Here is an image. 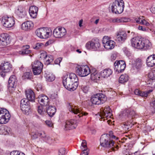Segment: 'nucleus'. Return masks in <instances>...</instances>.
Returning a JSON list of instances; mask_svg holds the SVG:
<instances>
[{
	"mask_svg": "<svg viewBox=\"0 0 155 155\" xmlns=\"http://www.w3.org/2000/svg\"><path fill=\"white\" fill-rule=\"evenodd\" d=\"M131 43L132 47L139 49L147 50L150 49L151 46V43L149 40L144 38H140L138 37L132 38Z\"/></svg>",
	"mask_w": 155,
	"mask_h": 155,
	"instance_id": "obj_1",
	"label": "nucleus"
},
{
	"mask_svg": "<svg viewBox=\"0 0 155 155\" xmlns=\"http://www.w3.org/2000/svg\"><path fill=\"white\" fill-rule=\"evenodd\" d=\"M100 145L104 148H112V150H114V148L113 147L114 146V141L111 139L110 137L108 134L102 135L100 139Z\"/></svg>",
	"mask_w": 155,
	"mask_h": 155,
	"instance_id": "obj_2",
	"label": "nucleus"
},
{
	"mask_svg": "<svg viewBox=\"0 0 155 155\" xmlns=\"http://www.w3.org/2000/svg\"><path fill=\"white\" fill-rule=\"evenodd\" d=\"M124 8V3L123 0H115L111 5L112 12L116 14L121 13Z\"/></svg>",
	"mask_w": 155,
	"mask_h": 155,
	"instance_id": "obj_3",
	"label": "nucleus"
},
{
	"mask_svg": "<svg viewBox=\"0 0 155 155\" xmlns=\"http://www.w3.org/2000/svg\"><path fill=\"white\" fill-rule=\"evenodd\" d=\"M35 32L38 37L42 39H46L49 38L52 34L51 29L47 28L38 29L35 31Z\"/></svg>",
	"mask_w": 155,
	"mask_h": 155,
	"instance_id": "obj_4",
	"label": "nucleus"
},
{
	"mask_svg": "<svg viewBox=\"0 0 155 155\" xmlns=\"http://www.w3.org/2000/svg\"><path fill=\"white\" fill-rule=\"evenodd\" d=\"M76 73L79 76L84 77L90 74L91 70L87 65L78 66L75 68Z\"/></svg>",
	"mask_w": 155,
	"mask_h": 155,
	"instance_id": "obj_5",
	"label": "nucleus"
},
{
	"mask_svg": "<svg viewBox=\"0 0 155 155\" xmlns=\"http://www.w3.org/2000/svg\"><path fill=\"white\" fill-rule=\"evenodd\" d=\"M100 46L99 40L97 39H92L87 43L85 45L87 49L95 51L98 50Z\"/></svg>",
	"mask_w": 155,
	"mask_h": 155,
	"instance_id": "obj_6",
	"label": "nucleus"
},
{
	"mask_svg": "<svg viewBox=\"0 0 155 155\" xmlns=\"http://www.w3.org/2000/svg\"><path fill=\"white\" fill-rule=\"evenodd\" d=\"M63 84L65 88L70 91H73L75 90L78 86V84L74 83L71 81L70 79L67 78L64 76L63 78Z\"/></svg>",
	"mask_w": 155,
	"mask_h": 155,
	"instance_id": "obj_7",
	"label": "nucleus"
},
{
	"mask_svg": "<svg viewBox=\"0 0 155 155\" xmlns=\"http://www.w3.org/2000/svg\"><path fill=\"white\" fill-rule=\"evenodd\" d=\"M11 115L8 111L5 108H0V124H5L8 122Z\"/></svg>",
	"mask_w": 155,
	"mask_h": 155,
	"instance_id": "obj_8",
	"label": "nucleus"
},
{
	"mask_svg": "<svg viewBox=\"0 0 155 155\" xmlns=\"http://www.w3.org/2000/svg\"><path fill=\"white\" fill-rule=\"evenodd\" d=\"M66 34V30L62 27H57L54 29L53 31L54 37L58 38H64Z\"/></svg>",
	"mask_w": 155,
	"mask_h": 155,
	"instance_id": "obj_9",
	"label": "nucleus"
},
{
	"mask_svg": "<svg viewBox=\"0 0 155 155\" xmlns=\"http://www.w3.org/2000/svg\"><path fill=\"white\" fill-rule=\"evenodd\" d=\"M12 69V65L8 62L2 63L0 65V75L4 77L5 73L10 72Z\"/></svg>",
	"mask_w": 155,
	"mask_h": 155,
	"instance_id": "obj_10",
	"label": "nucleus"
},
{
	"mask_svg": "<svg viewBox=\"0 0 155 155\" xmlns=\"http://www.w3.org/2000/svg\"><path fill=\"white\" fill-rule=\"evenodd\" d=\"M1 22L4 27L6 28H11L15 24V18L13 17L4 16L2 18Z\"/></svg>",
	"mask_w": 155,
	"mask_h": 155,
	"instance_id": "obj_11",
	"label": "nucleus"
},
{
	"mask_svg": "<svg viewBox=\"0 0 155 155\" xmlns=\"http://www.w3.org/2000/svg\"><path fill=\"white\" fill-rule=\"evenodd\" d=\"M101 111H102L101 114L99 115L100 120H102V119H104L103 120L104 121V118H106V119L109 118H111L112 114L111 112L110 109L108 106L105 107L104 109L101 108Z\"/></svg>",
	"mask_w": 155,
	"mask_h": 155,
	"instance_id": "obj_12",
	"label": "nucleus"
},
{
	"mask_svg": "<svg viewBox=\"0 0 155 155\" xmlns=\"http://www.w3.org/2000/svg\"><path fill=\"white\" fill-rule=\"evenodd\" d=\"M17 80L15 75L11 76L8 81V88L9 92L13 93L15 91L17 84Z\"/></svg>",
	"mask_w": 155,
	"mask_h": 155,
	"instance_id": "obj_13",
	"label": "nucleus"
},
{
	"mask_svg": "<svg viewBox=\"0 0 155 155\" xmlns=\"http://www.w3.org/2000/svg\"><path fill=\"white\" fill-rule=\"evenodd\" d=\"M114 70L117 73H122L125 70L126 65L123 60L116 61L114 63Z\"/></svg>",
	"mask_w": 155,
	"mask_h": 155,
	"instance_id": "obj_14",
	"label": "nucleus"
},
{
	"mask_svg": "<svg viewBox=\"0 0 155 155\" xmlns=\"http://www.w3.org/2000/svg\"><path fill=\"white\" fill-rule=\"evenodd\" d=\"M68 108L69 111L74 114H78V116L80 117L83 116H86L88 113L84 112L80 108H78L75 106L70 105V104L68 106Z\"/></svg>",
	"mask_w": 155,
	"mask_h": 155,
	"instance_id": "obj_15",
	"label": "nucleus"
},
{
	"mask_svg": "<svg viewBox=\"0 0 155 155\" xmlns=\"http://www.w3.org/2000/svg\"><path fill=\"white\" fill-rule=\"evenodd\" d=\"M102 43L104 48L107 50L113 49L115 45V43L114 41L110 40L108 37L106 36L103 37Z\"/></svg>",
	"mask_w": 155,
	"mask_h": 155,
	"instance_id": "obj_16",
	"label": "nucleus"
},
{
	"mask_svg": "<svg viewBox=\"0 0 155 155\" xmlns=\"http://www.w3.org/2000/svg\"><path fill=\"white\" fill-rule=\"evenodd\" d=\"M9 37L6 33H3L0 36V45L2 47L6 46L10 43Z\"/></svg>",
	"mask_w": 155,
	"mask_h": 155,
	"instance_id": "obj_17",
	"label": "nucleus"
},
{
	"mask_svg": "<svg viewBox=\"0 0 155 155\" xmlns=\"http://www.w3.org/2000/svg\"><path fill=\"white\" fill-rule=\"evenodd\" d=\"M65 123L64 129L66 130L75 129L77 126V121L74 119L67 120Z\"/></svg>",
	"mask_w": 155,
	"mask_h": 155,
	"instance_id": "obj_18",
	"label": "nucleus"
},
{
	"mask_svg": "<svg viewBox=\"0 0 155 155\" xmlns=\"http://www.w3.org/2000/svg\"><path fill=\"white\" fill-rule=\"evenodd\" d=\"M123 114V115L127 116V119L128 120H129L130 123H132V122L133 121L132 119H133V117L135 118V116L136 115L135 111L130 109H127L124 111Z\"/></svg>",
	"mask_w": 155,
	"mask_h": 155,
	"instance_id": "obj_19",
	"label": "nucleus"
},
{
	"mask_svg": "<svg viewBox=\"0 0 155 155\" xmlns=\"http://www.w3.org/2000/svg\"><path fill=\"white\" fill-rule=\"evenodd\" d=\"M116 40L121 43H123L126 39L127 35L124 31H120L117 33Z\"/></svg>",
	"mask_w": 155,
	"mask_h": 155,
	"instance_id": "obj_20",
	"label": "nucleus"
},
{
	"mask_svg": "<svg viewBox=\"0 0 155 155\" xmlns=\"http://www.w3.org/2000/svg\"><path fill=\"white\" fill-rule=\"evenodd\" d=\"M38 101L42 106H47L49 102L48 98L47 96L43 94L40 95L38 98Z\"/></svg>",
	"mask_w": 155,
	"mask_h": 155,
	"instance_id": "obj_21",
	"label": "nucleus"
},
{
	"mask_svg": "<svg viewBox=\"0 0 155 155\" xmlns=\"http://www.w3.org/2000/svg\"><path fill=\"white\" fill-rule=\"evenodd\" d=\"M16 13L19 18H24L26 15V12L25 8L22 6H19L16 11Z\"/></svg>",
	"mask_w": 155,
	"mask_h": 155,
	"instance_id": "obj_22",
	"label": "nucleus"
},
{
	"mask_svg": "<svg viewBox=\"0 0 155 155\" xmlns=\"http://www.w3.org/2000/svg\"><path fill=\"white\" fill-rule=\"evenodd\" d=\"M33 23L31 21H27L24 22L21 25V29L24 31H28L31 30L33 27Z\"/></svg>",
	"mask_w": 155,
	"mask_h": 155,
	"instance_id": "obj_23",
	"label": "nucleus"
},
{
	"mask_svg": "<svg viewBox=\"0 0 155 155\" xmlns=\"http://www.w3.org/2000/svg\"><path fill=\"white\" fill-rule=\"evenodd\" d=\"M147 64L148 67H153L155 65V55L149 56L147 59Z\"/></svg>",
	"mask_w": 155,
	"mask_h": 155,
	"instance_id": "obj_24",
	"label": "nucleus"
},
{
	"mask_svg": "<svg viewBox=\"0 0 155 155\" xmlns=\"http://www.w3.org/2000/svg\"><path fill=\"white\" fill-rule=\"evenodd\" d=\"M25 94L27 99L31 102H34L35 96L34 92L30 89L25 91Z\"/></svg>",
	"mask_w": 155,
	"mask_h": 155,
	"instance_id": "obj_25",
	"label": "nucleus"
},
{
	"mask_svg": "<svg viewBox=\"0 0 155 155\" xmlns=\"http://www.w3.org/2000/svg\"><path fill=\"white\" fill-rule=\"evenodd\" d=\"M38 8L35 6H32L30 7L29 9V13L31 16L33 18H35L37 16Z\"/></svg>",
	"mask_w": 155,
	"mask_h": 155,
	"instance_id": "obj_26",
	"label": "nucleus"
},
{
	"mask_svg": "<svg viewBox=\"0 0 155 155\" xmlns=\"http://www.w3.org/2000/svg\"><path fill=\"white\" fill-rule=\"evenodd\" d=\"M112 73V70L110 68H107L102 71L100 74L102 77L105 78L109 77Z\"/></svg>",
	"mask_w": 155,
	"mask_h": 155,
	"instance_id": "obj_27",
	"label": "nucleus"
},
{
	"mask_svg": "<svg viewBox=\"0 0 155 155\" xmlns=\"http://www.w3.org/2000/svg\"><path fill=\"white\" fill-rule=\"evenodd\" d=\"M96 94L97 98L99 100L100 104H103L106 101L107 97L104 94L102 93H97Z\"/></svg>",
	"mask_w": 155,
	"mask_h": 155,
	"instance_id": "obj_28",
	"label": "nucleus"
},
{
	"mask_svg": "<svg viewBox=\"0 0 155 155\" xmlns=\"http://www.w3.org/2000/svg\"><path fill=\"white\" fill-rule=\"evenodd\" d=\"M56 111V108L54 106H49L47 109V112L50 117H53Z\"/></svg>",
	"mask_w": 155,
	"mask_h": 155,
	"instance_id": "obj_29",
	"label": "nucleus"
},
{
	"mask_svg": "<svg viewBox=\"0 0 155 155\" xmlns=\"http://www.w3.org/2000/svg\"><path fill=\"white\" fill-rule=\"evenodd\" d=\"M65 76H66L68 78L70 79V80L71 81H72L75 84V83H76L77 84H78V78L76 75L74 73H71L70 74L69 76L67 75Z\"/></svg>",
	"mask_w": 155,
	"mask_h": 155,
	"instance_id": "obj_30",
	"label": "nucleus"
},
{
	"mask_svg": "<svg viewBox=\"0 0 155 155\" xmlns=\"http://www.w3.org/2000/svg\"><path fill=\"white\" fill-rule=\"evenodd\" d=\"M23 113L25 114L28 115L31 112V107L30 105L22 106L20 107Z\"/></svg>",
	"mask_w": 155,
	"mask_h": 155,
	"instance_id": "obj_31",
	"label": "nucleus"
},
{
	"mask_svg": "<svg viewBox=\"0 0 155 155\" xmlns=\"http://www.w3.org/2000/svg\"><path fill=\"white\" fill-rule=\"evenodd\" d=\"M32 69L37 68H39L40 70L38 69V71L39 72L40 69L43 68V64L38 61H35L32 64Z\"/></svg>",
	"mask_w": 155,
	"mask_h": 155,
	"instance_id": "obj_32",
	"label": "nucleus"
},
{
	"mask_svg": "<svg viewBox=\"0 0 155 155\" xmlns=\"http://www.w3.org/2000/svg\"><path fill=\"white\" fill-rule=\"evenodd\" d=\"M94 71L93 72L94 70H93L92 71L91 70L90 73L91 75V79L92 80H97L99 78L98 74H97V71L95 69Z\"/></svg>",
	"mask_w": 155,
	"mask_h": 155,
	"instance_id": "obj_33",
	"label": "nucleus"
},
{
	"mask_svg": "<svg viewBox=\"0 0 155 155\" xmlns=\"http://www.w3.org/2000/svg\"><path fill=\"white\" fill-rule=\"evenodd\" d=\"M128 80V76L127 74H122L119 78V82L120 83L123 84L127 82Z\"/></svg>",
	"mask_w": 155,
	"mask_h": 155,
	"instance_id": "obj_34",
	"label": "nucleus"
},
{
	"mask_svg": "<svg viewBox=\"0 0 155 155\" xmlns=\"http://www.w3.org/2000/svg\"><path fill=\"white\" fill-rule=\"evenodd\" d=\"M54 60L53 57L51 55H48L45 59L44 60L45 64L46 65L51 64Z\"/></svg>",
	"mask_w": 155,
	"mask_h": 155,
	"instance_id": "obj_35",
	"label": "nucleus"
},
{
	"mask_svg": "<svg viewBox=\"0 0 155 155\" xmlns=\"http://www.w3.org/2000/svg\"><path fill=\"white\" fill-rule=\"evenodd\" d=\"M153 91L152 89H150L145 91H141L139 96L144 98H146L148 95L152 92Z\"/></svg>",
	"mask_w": 155,
	"mask_h": 155,
	"instance_id": "obj_36",
	"label": "nucleus"
},
{
	"mask_svg": "<svg viewBox=\"0 0 155 155\" xmlns=\"http://www.w3.org/2000/svg\"><path fill=\"white\" fill-rule=\"evenodd\" d=\"M45 77L46 80L50 82L53 81L55 79L54 75L50 73H49V74L45 73Z\"/></svg>",
	"mask_w": 155,
	"mask_h": 155,
	"instance_id": "obj_37",
	"label": "nucleus"
},
{
	"mask_svg": "<svg viewBox=\"0 0 155 155\" xmlns=\"http://www.w3.org/2000/svg\"><path fill=\"white\" fill-rule=\"evenodd\" d=\"M91 101L93 104L95 105H100L99 100L97 98L96 94L92 95L91 99Z\"/></svg>",
	"mask_w": 155,
	"mask_h": 155,
	"instance_id": "obj_38",
	"label": "nucleus"
},
{
	"mask_svg": "<svg viewBox=\"0 0 155 155\" xmlns=\"http://www.w3.org/2000/svg\"><path fill=\"white\" fill-rule=\"evenodd\" d=\"M142 64L141 60L139 58H137L135 61V64L134 67L137 69H140L141 67Z\"/></svg>",
	"mask_w": 155,
	"mask_h": 155,
	"instance_id": "obj_39",
	"label": "nucleus"
},
{
	"mask_svg": "<svg viewBox=\"0 0 155 155\" xmlns=\"http://www.w3.org/2000/svg\"><path fill=\"white\" fill-rule=\"evenodd\" d=\"M38 135L45 140H47L50 139L49 137H47L44 131H41L38 133Z\"/></svg>",
	"mask_w": 155,
	"mask_h": 155,
	"instance_id": "obj_40",
	"label": "nucleus"
},
{
	"mask_svg": "<svg viewBox=\"0 0 155 155\" xmlns=\"http://www.w3.org/2000/svg\"><path fill=\"white\" fill-rule=\"evenodd\" d=\"M150 110L152 113H155V100L150 102Z\"/></svg>",
	"mask_w": 155,
	"mask_h": 155,
	"instance_id": "obj_41",
	"label": "nucleus"
},
{
	"mask_svg": "<svg viewBox=\"0 0 155 155\" xmlns=\"http://www.w3.org/2000/svg\"><path fill=\"white\" fill-rule=\"evenodd\" d=\"M44 46V45L43 43H37L33 46V48L35 49L38 50L41 49Z\"/></svg>",
	"mask_w": 155,
	"mask_h": 155,
	"instance_id": "obj_42",
	"label": "nucleus"
},
{
	"mask_svg": "<svg viewBox=\"0 0 155 155\" xmlns=\"http://www.w3.org/2000/svg\"><path fill=\"white\" fill-rule=\"evenodd\" d=\"M31 52V50H26L25 49H23L21 51H19L18 52L19 54L23 55L28 54Z\"/></svg>",
	"mask_w": 155,
	"mask_h": 155,
	"instance_id": "obj_43",
	"label": "nucleus"
},
{
	"mask_svg": "<svg viewBox=\"0 0 155 155\" xmlns=\"http://www.w3.org/2000/svg\"><path fill=\"white\" fill-rule=\"evenodd\" d=\"M28 100L26 99H21L20 101V107L22 106L30 105V102Z\"/></svg>",
	"mask_w": 155,
	"mask_h": 155,
	"instance_id": "obj_44",
	"label": "nucleus"
},
{
	"mask_svg": "<svg viewBox=\"0 0 155 155\" xmlns=\"http://www.w3.org/2000/svg\"><path fill=\"white\" fill-rule=\"evenodd\" d=\"M31 72H26L24 73L23 78L24 79H30L32 77Z\"/></svg>",
	"mask_w": 155,
	"mask_h": 155,
	"instance_id": "obj_45",
	"label": "nucleus"
},
{
	"mask_svg": "<svg viewBox=\"0 0 155 155\" xmlns=\"http://www.w3.org/2000/svg\"><path fill=\"white\" fill-rule=\"evenodd\" d=\"M41 106H39L38 107V111L39 114L41 115L44 116L46 112L45 110H43V107Z\"/></svg>",
	"mask_w": 155,
	"mask_h": 155,
	"instance_id": "obj_46",
	"label": "nucleus"
},
{
	"mask_svg": "<svg viewBox=\"0 0 155 155\" xmlns=\"http://www.w3.org/2000/svg\"><path fill=\"white\" fill-rule=\"evenodd\" d=\"M148 77L150 80L155 79V70H153L148 74Z\"/></svg>",
	"mask_w": 155,
	"mask_h": 155,
	"instance_id": "obj_47",
	"label": "nucleus"
},
{
	"mask_svg": "<svg viewBox=\"0 0 155 155\" xmlns=\"http://www.w3.org/2000/svg\"><path fill=\"white\" fill-rule=\"evenodd\" d=\"M10 155H25V154L20 151L15 150L12 151L10 153Z\"/></svg>",
	"mask_w": 155,
	"mask_h": 155,
	"instance_id": "obj_48",
	"label": "nucleus"
},
{
	"mask_svg": "<svg viewBox=\"0 0 155 155\" xmlns=\"http://www.w3.org/2000/svg\"><path fill=\"white\" fill-rule=\"evenodd\" d=\"M32 69L33 70V72L34 74L35 75H37L40 74V73H41V71L42 69H40V71H39H39H38V69H39V70H40V69L38 68H33Z\"/></svg>",
	"mask_w": 155,
	"mask_h": 155,
	"instance_id": "obj_49",
	"label": "nucleus"
},
{
	"mask_svg": "<svg viewBox=\"0 0 155 155\" xmlns=\"http://www.w3.org/2000/svg\"><path fill=\"white\" fill-rule=\"evenodd\" d=\"M81 148L82 150L84 149H87V142L85 140H83L81 144Z\"/></svg>",
	"mask_w": 155,
	"mask_h": 155,
	"instance_id": "obj_50",
	"label": "nucleus"
},
{
	"mask_svg": "<svg viewBox=\"0 0 155 155\" xmlns=\"http://www.w3.org/2000/svg\"><path fill=\"white\" fill-rule=\"evenodd\" d=\"M48 56V55H47L46 52L43 51L41 53L40 57L42 58H43L44 60Z\"/></svg>",
	"mask_w": 155,
	"mask_h": 155,
	"instance_id": "obj_51",
	"label": "nucleus"
},
{
	"mask_svg": "<svg viewBox=\"0 0 155 155\" xmlns=\"http://www.w3.org/2000/svg\"><path fill=\"white\" fill-rule=\"evenodd\" d=\"M65 149L64 148L60 149L59 151L58 155H63L65 154Z\"/></svg>",
	"mask_w": 155,
	"mask_h": 155,
	"instance_id": "obj_52",
	"label": "nucleus"
},
{
	"mask_svg": "<svg viewBox=\"0 0 155 155\" xmlns=\"http://www.w3.org/2000/svg\"><path fill=\"white\" fill-rule=\"evenodd\" d=\"M82 150V151L80 155H88V149H84Z\"/></svg>",
	"mask_w": 155,
	"mask_h": 155,
	"instance_id": "obj_53",
	"label": "nucleus"
},
{
	"mask_svg": "<svg viewBox=\"0 0 155 155\" xmlns=\"http://www.w3.org/2000/svg\"><path fill=\"white\" fill-rule=\"evenodd\" d=\"M141 24L145 25L146 26H149L150 25V24L148 22H147L145 20L143 19L141 20Z\"/></svg>",
	"mask_w": 155,
	"mask_h": 155,
	"instance_id": "obj_54",
	"label": "nucleus"
},
{
	"mask_svg": "<svg viewBox=\"0 0 155 155\" xmlns=\"http://www.w3.org/2000/svg\"><path fill=\"white\" fill-rule=\"evenodd\" d=\"M82 90L85 93H86L89 90V87L87 86H84L82 88Z\"/></svg>",
	"mask_w": 155,
	"mask_h": 155,
	"instance_id": "obj_55",
	"label": "nucleus"
},
{
	"mask_svg": "<svg viewBox=\"0 0 155 155\" xmlns=\"http://www.w3.org/2000/svg\"><path fill=\"white\" fill-rule=\"evenodd\" d=\"M62 59V58H60L56 59L54 61L55 64H59Z\"/></svg>",
	"mask_w": 155,
	"mask_h": 155,
	"instance_id": "obj_56",
	"label": "nucleus"
},
{
	"mask_svg": "<svg viewBox=\"0 0 155 155\" xmlns=\"http://www.w3.org/2000/svg\"><path fill=\"white\" fill-rule=\"evenodd\" d=\"M128 21V19L125 18H120V22H126Z\"/></svg>",
	"mask_w": 155,
	"mask_h": 155,
	"instance_id": "obj_57",
	"label": "nucleus"
},
{
	"mask_svg": "<svg viewBox=\"0 0 155 155\" xmlns=\"http://www.w3.org/2000/svg\"><path fill=\"white\" fill-rule=\"evenodd\" d=\"M149 81L150 82H149V84H150L151 83L152 87H155V79L153 80H149Z\"/></svg>",
	"mask_w": 155,
	"mask_h": 155,
	"instance_id": "obj_58",
	"label": "nucleus"
},
{
	"mask_svg": "<svg viewBox=\"0 0 155 155\" xmlns=\"http://www.w3.org/2000/svg\"><path fill=\"white\" fill-rule=\"evenodd\" d=\"M45 123L47 126L50 127H52L53 125V124H52L51 122L49 120L46 121Z\"/></svg>",
	"mask_w": 155,
	"mask_h": 155,
	"instance_id": "obj_59",
	"label": "nucleus"
},
{
	"mask_svg": "<svg viewBox=\"0 0 155 155\" xmlns=\"http://www.w3.org/2000/svg\"><path fill=\"white\" fill-rule=\"evenodd\" d=\"M138 29L140 30H141L143 31H146V28L144 27H143L141 26H139L138 27Z\"/></svg>",
	"mask_w": 155,
	"mask_h": 155,
	"instance_id": "obj_60",
	"label": "nucleus"
},
{
	"mask_svg": "<svg viewBox=\"0 0 155 155\" xmlns=\"http://www.w3.org/2000/svg\"><path fill=\"white\" fill-rule=\"evenodd\" d=\"M140 91L137 89L134 90V93L135 95L139 96Z\"/></svg>",
	"mask_w": 155,
	"mask_h": 155,
	"instance_id": "obj_61",
	"label": "nucleus"
},
{
	"mask_svg": "<svg viewBox=\"0 0 155 155\" xmlns=\"http://www.w3.org/2000/svg\"><path fill=\"white\" fill-rule=\"evenodd\" d=\"M141 19L140 17L137 18H135V20L137 23L140 24Z\"/></svg>",
	"mask_w": 155,
	"mask_h": 155,
	"instance_id": "obj_62",
	"label": "nucleus"
},
{
	"mask_svg": "<svg viewBox=\"0 0 155 155\" xmlns=\"http://www.w3.org/2000/svg\"><path fill=\"white\" fill-rule=\"evenodd\" d=\"M122 127L124 130H127L129 129L130 126H128L127 124H124L123 126H122Z\"/></svg>",
	"mask_w": 155,
	"mask_h": 155,
	"instance_id": "obj_63",
	"label": "nucleus"
},
{
	"mask_svg": "<svg viewBox=\"0 0 155 155\" xmlns=\"http://www.w3.org/2000/svg\"><path fill=\"white\" fill-rule=\"evenodd\" d=\"M124 51L126 54H129L130 53L128 51V49L127 48H123Z\"/></svg>",
	"mask_w": 155,
	"mask_h": 155,
	"instance_id": "obj_64",
	"label": "nucleus"
}]
</instances>
